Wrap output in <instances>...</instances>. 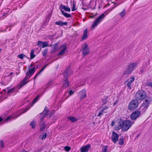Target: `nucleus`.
I'll return each mask as SVG.
<instances>
[{"label": "nucleus", "mask_w": 152, "mask_h": 152, "mask_svg": "<svg viewBox=\"0 0 152 152\" xmlns=\"http://www.w3.org/2000/svg\"><path fill=\"white\" fill-rule=\"evenodd\" d=\"M141 115V113L140 111L136 110L133 112L130 115V118L132 120H136Z\"/></svg>", "instance_id": "6e6552de"}, {"label": "nucleus", "mask_w": 152, "mask_h": 152, "mask_svg": "<svg viewBox=\"0 0 152 152\" xmlns=\"http://www.w3.org/2000/svg\"><path fill=\"white\" fill-rule=\"evenodd\" d=\"M67 118L72 122H75L77 120V119L73 116H69L67 117Z\"/></svg>", "instance_id": "aec40b11"}, {"label": "nucleus", "mask_w": 152, "mask_h": 152, "mask_svg": "<svg viewBox=\"0 0 152 152\" xmlns=\"http://www.w3.org/2000/svg\"><path fill=\"white\" fill-rule=\"evenodd\" d=\"M69 85V82L68 79L67 78H65L64 80V83L63 84V87L64 88H66Z\"/></svg>", "instance_id": "6ab92c4d"}, {"label": "nucleus", "mask_w": 152, "mask_h": 152, "mask_svg": "<svg viewBox=\"0 0 152 152\" xmlns=\"http://www.w3.org/2000/svg\"><path fill=\"white\" fill-rule=\"evenodd\" d=\"M107 148L106 147H105V148L104 149L103 151L102 152H107Z\"/></svg>", "instance_id": "79ce46f5"}, {"label": "nucleus", "mask_w": 152, "mask_h": 152, "mask_svg": "<svg viewBox=\"0 0 152 152\" xmlns=\"http://www.w3.org/2000/svg\"><path fill=\"white\" fill-rule=\"evenodd\" d=\"M47 134L46 133H43L42 135H41L39 137V138L43 140L45 139L46 137Z\"/></svg>", "instance_id": "393cba45"}, {"label": "nucleus", "mask_w": 152, "mask_h": 152, "mask_svg": "<svg viewBox=\"0 0 152 152\" xmlns=\"http://www.w3.org/2000/svg\"><path fill=\"white\" fill-rule=\"evenodd\" d=\"M30 124L32 128L33 129H34L36 127L37 123L35 121H33L30 123Z\"/></svg>", "instance_id": "b1692460"}, {"label": "nucleus", "mask_w": 152, "mask_h": 152, "mask_svg": "<svg viewBox=\"0 0 152 152\" xmlns=\"http://www.w3.org/2000/svg\"><path fill=\"white\" fill-rule=\"evenodd\" d=\"M39 97V96H38L37 97L34 99V100L33 102V104H34L37 101V99Z\"/></svg>", "instance_id": "ea45409f"}, {"label": "nucleus", "mask_w": 152, "mask_h": 152, "mask_svg": "<svg viewBox=\"0 0 152 152\" xmlns=\"http://www.w3.org/2000/svg\"><path fill=\"white\" fill-rule=\"evenodd\" d=\"M2 92H1V94H2Z\"/></svg>", "instance_id": "3c124183"}, {"label": "nucleus", "mask_w": 152, "mask_h": 152, "mask_svg": "<svg viewBox=\"0 0 152 152\" xmlns=\"http://www.w3.org/2000/svg\"><path fill=\"white\" fill-rule=\"evenodd\" d=\"M91 147V145L88 144L82 146L80 148V152H88Z\"/></svg>", "instance_id": "9b49d317"}, {"label": "nucleus", "mask_w": 152, "mask_h": 152, "mask_svg": "<svg viewBox=\"0 0 152 152\" xmlns=\"http://www.w3.org/2000/svg\"><path fill=\"white\" fill-rule=\"evenodd\" d=\"M79 94L81 99H85L86 96V92L84 90L81 91L79 93Z\"/></svg>", "instance_id": "dca6fc26"}, {"label": "nucleus", "mask_w": 152, "mask_h": 152, "mask_svg": "<svg viewBox=\"0 0 152 152\" xmlns=\"http://www.w3.org/2000/svg\"><path fill=\"white\" fill-rule=\"evenodd\" d=\"M124 139L123 138H121L119 139V143L120 145H123L124 144Z\"/></svg>", "instance_id": "473e14b6"}, {"label": "nucleus", "mask_w": 152, "mask_h": 152, "mask_svg": "<svg viewBox=\"0 0 152 152\" xmlns=\"http://www.w3.org/2000/svg\"><path fill=\"white\" fill-rule=\"evenodd\" d=\"M61 12L62 14L66 17H70V15L68 14L65 13L62 10H61Z\"/></svg>", "instance_id": "7c9ffc66"}, {"label": "nucleus", "mask_w": 152, "mask_h": 152, "mask_svg": "<svg viewBox=\"0 0 152 152\" xmlns=\"http://www.w3.org/2000/svg\"><path fill=\"white\" fill-rule=\"evenodd\" d=\"M81 50L83 55L86 56L90 53V49L88 44L86 42H84L82 45Z\"/></svg>", "instance_id": "7ed1b4c3"}, {"label": "nucleus", "mask_w": 152, "mask_h": 152, "mask_svg": "<svg viewBox=\"0 0 152 152\" xmlns=\"http://www.w3.org/2000/svg\"><path fill=\"white\" fill-rule=\"evenodd\" d=\"M73 93H74V92L72 91H71L69 92V94L70 95H71L73 94Z\"/></svg>", "instance_id": "37998d69"}, {"label": "nucleus", "mask_w": 152, "mask_h": 152, "mask_svg": "<svg viewBox=\"0 0 152 152\" xmlns=\"http://www.w3.org/2000/svg\"><path fill=\"white\" fill-rule=\"evenodd\" d=\"M47 65L45 66L40 71V72H39V73L37 75H36V76H35V77L34 78V79H35L37 77V75L38 74H39L42 71L43 69H44L46 67Z\"/></svg>", "instance_id": "58836bf2"}, {"label": "nucleus", "mask_w": 152, "mask_h": 152, "mask_svg": "<svg viewBox=\"0 0 152 152\" xmlns=\"http://www.w3.org/2000/svg\"><path fill=\"white\" fill-rule=\"evenodd\" d=\"M148 85L151 86V87H152V83H149L148 84Z\"/></svg>", "instance_id": "a18cd8bd"}, {"label": "nucleus", "mask_w": 152, "mask_h": 152, "mask_svg": "<svg viewBox=\"0 0 152 152\" xmlns=\"http://www.w3.org/2000/svg\"><path fill=\"white\" fill-rule=\"evenodd\" d=\"M88 36V35L87 34V29H86L84 31L81 40L83 41L86 39Z\"/></svg>", "instance_id": "f3484780"}, {"label": "nucleus", "mask_w": 152, "mask_h": 152, "mask_svg": "<svg viewBox=\"0 0 152 152\" xmlns=\"http://www.w3.org/2000/svg\"><path fill=\"white\" fill-rule=\"evenodd\" d=\"M2 118H0V122L2 121Z\"/></svg>", "instance_id": "09e8293b"}, {"label": "nucleus", "mask_w": 152, "mask_h": 152, "mask_svg": "<svg viewBox=\"0 0 152 152\" xmlns=\"http://www.w3.org/2000/svg\"><path fill=\"white\" fill-rule=\"evenodd\" d=\"M34 51L32 50L31 52L30 58L32 59L35 57V55L34 54Z\"/></svg>", "instance_id": "cd10ccee"}, {"label": "nucleus", "mask_w": 152, "mask_h": 152, "mask_svg": "<svg viewBox=\"0 0 152 152\" xmlns=\"http://www.w3.org/2000/svg\"><path fill=\"white\" fill-rule=\"evenodd\" d=\"M138 63L136 62H132L130 63L128 66L126 68L124 71L123 75H127L131 74L134 70Z\"/></svg>", "instance_id": "f03ea898"}, {"label": "nucleus", "mask_w": 152, "mask_h": 152, "mask_svg": "<svg viewBox=\"0 0 152 152\" xmlns=\"http://www.w3.org/2000/svg\"><path fill=\"white\" fill-rule=\"evenodd\" d=\"M3 91H4L5 92L6 91V90H4Z\"/></svg>", "instance_id": "8fccbe9b"}, {"label": "nucleus", "mask_w": 152, "mask_h": 152, "mask_svg": "<svg viewBox=\"0 0 152 152\" xmlns=\"http://www.w3.org/2000/svg\"><path fill=\"white\" fill-rule=\"evenodd\" d=\"M60 9H64L65 11L68 12H70V9L68 7H66L64 6L61 5L60 7Z\"/></svg>", "instance_id": "5701e85b"}, {"label": "nucleus", "mask_w": 152, "mask_h": 152, "mask_svg": "<svg viewBox=\"0 0 152 152\" xmlns=\"http://www.w3.org/2000/svg\"><path fill=\"white\" fill-rule=\"evenodd\" d=\"M131 85H129V84H127V86L128 87L127 91L128 92L130 91H131V90L132 89Z\"/></svg>", "instance_id": "f704fd0d"}, {"label": "nucleus", "mask_w": 152, "mask_h": 152, "mask_svg": "<svg viewBox=\"0 0 152 152\" xmlns=\"http://www.w3.org/2000/svg\"><path fill=\"white\" fill-rule=\"evenodd\" d=\"M125 14V10H124L120 13V15L121 17H123L124 16Z\"/></svg>", "instance_id": "2f4dec72"}, {"label": "nucleus", "mask_w": 152, "mask_h": 152, "mask_svg": "<svg viewBox=\"0 0 152 152\" xmlns=\"http://www.w3.org/2000/svg\"><path fill=\"white\" fill-rule=\"evenodd\" d=\"M28 77L27 76L22 81V82L19 85V88H20L22 87L23 86L26 84L28 82L27 81V80L28 79Z\"/></svg>", "instance_id": "a211bd4d"}, {"label": "nucleus", "mask_w": 152, "mask_h": 152, "mask_svg": "<svg viewBox=\"0 0 152 152\" xmlns=\"http://www.w3.org/2000/svg\"><path fill=\"white\" fill-rule=\"evenodd\" d=\"M118 135L115 132L113 131L112 132L111 139L115 143L117 141L118 138Z\"/></svg>", "instance_id": "f8f14e48"}, {"label": "nucleus", "mask_w": 152, "mask_h": 152, "mask_svg": "<svg viewBox=\"0 0 152 152\" xmlns=\"http://www.w3.org/2000/svg\"><path fill=\"white\" fill-rule=\"evenodd\" d=\"M151 101V98L149 97L146 98L141 105V107L143 110H146L148 107Z\"/></svg>", "instance_id": "0eeeda50"}, {"label": "nucleus", "mask_w": 152, "mask_h": 152, "mask_svg": "<svg viewBox=\"0 0 152 152\" xmlns=\"http://www.w3.org/2000/svg\"><path fill=\"white\" fill-rule=\"evenodd\" d=\"M71 148V147L68 146H66L64 147V150L66 152L69 151L70 150Z\"/></svg>", "instance_id": "c756f323"}, {"label": "nucleus", "mask_w": 152, "mask_h": 152, "mask_svg": "<svg viewBox=\"0 0 152 152\" xmlns=\"http://www.w3.org/2000/svg\"><path fill=\"white\" fill-rule=\"evenodd\" d=\"M76 9L75 8V4L74 3H73V7L72 9V11H74Z\"/></svg>", "instance_id": "a19ab883"}, {"label": "nucleus", "mask_w": 152, "mask_h": 152, "mask_svg": "<svg viewBox=\"0 0 152 152\" xmlns=\"http://www.w3.org/2000/svg\"><path fill=\"white\" fill-rule=\"evenodd\" d=\"M37 45L39 47H42L43 48L49 46V45L48 42H43L41 41H38Z\"/></svg>", "instance_id": "9d476101"}, {"label": "nucleus", "mask_w": 152, "mask_h": 152, "mask_svg": "<svg viewBox=\"0 0 152 152\" xmlns=\"http://www.w3.org/2000/svg\"><path fill=\"white\" fill-rule=\"evenodd\" d=\"M60 51L58 55L62 56L64 55L66 50V45L64 44L61 45L60 47Z\"/></svg>", "instance_id": "1a4fd4ad"}, {"label": "nucleus", "mask_w": 152, "mask_h": 152, "mask_svg": "<svg viewBox=\"0 0 152 152\" xmlns=\"http://www.w3.org/2000/svg\"><path fill=\"white\" fill-rule=\"evenodd\" d=\"M59 45V43L57 42L53 46V51H55L56 50L58 49V47Z\"/></svg>", "instance_id": "bb28decb"}, {"label": "nucleus", "mask_w": 152, "mask_h": 152, "mask_svg": "<svg viewBox=\"0 0 152 152\" xmlns=\"http://www.w3.org/2000/svg\"><path fill=\"white\" fill-rule=\"evenodd\" d=\"M135 80L134 76H132L128 80V83L127 84L131 85V83L133 82Z\"/></svg>", "instance_id": "4be33fe9"}, {"label": "nucleus", "mask_w": 152, "mask_h": 152, "mask_svg": "<svg viewBox=\"0 0 152 152\" xmlns=\"http://www.w3.org/2000/svg\"><path fill=\"white\" fill-rule=\"evenodd\" d=\"M94 16H91L90 17V18H94Z\"/></svg>", "instance_id": "de8ad7c7"}, {"label": "nucleus", "mask_w": 152, "mask_h": 152, "mask_svg": "<svg viewBox=\"0 0 152 152\" xmlns=\"http://www.w3.org/2000/svg\"><path fill=\"white\" fill-rule=\"evenodd\" d=\"M33 66V65L31 64L30 66V69L28 72L27 73V76L29 77V78L31 76V75L34 73L35 72V67H31Z\"/></svg>", "instance_id": "ddd939ff"}, {"label": "nucleus", "mask_w": 152, "mask_h": 152, "mask_svg": "<svg viewBox=\"0 0 152 152\" xmlns=\"http://www.w3.org/2000/svg\"><path fill=\"white\" fill-rule=\"evenodd\" d=\"M22 152H28V151H26V150H23Z\"/></svg>", "instance_id": "49530a36"}, {"label": "nucleus", "mask_w": 152, "mask_h": 152, "mask_svg": "<svg viewBox=\"0 0 152 152\" xmlns=\"http://www.w3.org/2000/svg\"><path fill=\"white\" fill-rule=\"evenodd\" d=\"M12 118L11 116H9L8 117L7 119H6V121H7L10 119H11Z\"/></svg>", "instance_id": "c03bdc74"}, {"label": "nucleus", "mask_w": 152, "mask_h": 152, "mask_svg": "<svg viewBox=\"0 0 152 152\" xmlns=\"http://www.w3.org/2000/svg\"><path fill=\"white\" fill-rule=\"evenodd\" d=\"M14 90V88H12L10 89H9L7 93L8 94H10V92H11L12 91H13Z\"/></svg>", "instance_id": "e433bc0d"}, {"label": "nucleus", "mask_w": 152, "mask_h": 152, "mask_svg": "<svg viewBox=\"0 0 152 152\" xmlns=\"http://www.w3.org/2000/svg\"><path fill=\"white\" fill-rule=\"evenodd\" d=\"M44 114H46L49 118H50L51 116L55 114V111H52L48 112V110H45L43 112Z\"/></svg>", "instance_id": "2eb2a0df"}, {"label": "nucleus", "mask_w": 152, "mask_h": 152, "mask_svg": "<svg viewBox=\"0 0 152 152\" xmlns=\"http://www.w3.org/2000/svg\"><path fill=\"white\" fill-rule=\"evenodd\" d=\"M108 111V107L106 106H104L102 107V109L100 111L98 116H99L103 113H107Z\"/></svg>", "instance_id": "4468645a"}, {"label": "nucleus", "mask_w": 152, "mask_h": 152, "mask_svg": "<svg viewBox=\"0 0 152 152\" xmlns=\"http://www.w3.org/2000/svg\"><path fill=\"white\" fill-rule=\"evenodd\" d=\"M105 17L104 14H102L100 15L94 22L91 28L94 29L96 27L102 20Z\"/></svg>", "instance_id": "423d86ee"}, {"label": "nucleus", "mask_w": 152, "mask_h": 152, "mask_svg": "<svg viewBox=\"0 0 152 152\" xmlns=\"http://www.w3.org/2000/svg\"><path fill=\"white\" fill-rule=\"evenodd\" d=\"M72 72L69 69L66 70L64 72L65 75H69L72 74Z\"/></svg>", "instance_id": "a878e982"}, {"label": "nucleus", "mask_w": 152, "mask_h": 152, "mask_svg": "<svg viewBox=\"0 0 152 152\" xmlns=\"http://www.w3.org/2000/svg\"><path fill=\"white\" fill-rule=\"evenodd\" d=\"M48 52V50L46 49L44 50L43 54L44 56H45Z\"/></svg>", "instance_id": "4c0bfd02"}, {"label": "nucleus", "mask_w": 152, "mask_h": 152, "mask_svg": "<svg viewBox=\"0 0 152 152\" xmlns=\"http://www.w3.org/2000/svg\"><path fill=\"white\" fill-rule=\"evenodd\" d=\"M45 123H42V124H41V127H40V130L41 131H43L45 128Z\"/></svg>", "instance_id": "c85d7f7f"}, {"label": "nucleus", "mask_w": 152, "mask_h": 152, "mask_svg": "<svg viewBox=\"0 0 152 152\" xmlns=\"http://www.w3.org/2000/svg\"><path fill=\"white\" fill-rule=\"evenodd\" d=\"M0 146L1 148H4V143L2 140L0 141Z\"/></svg>", "instance_id": "72a5a7b5"}, {"label": "nucleus", "mask_w": 152, "mask_h": 152, "mask_svg": "<svg viewBox=\"0 0 152 152\" xmlns=\"http://www.w3.org/2000/svg\"><path fill=\"white\" fill-rule=\"evenodd\" d=\"M25 56L23 54H21L18 55V57L20 58L23 59L24 57H25Z\"/></svg>", "instance_id": "c9c22d12"}, {"label": "nucleus", "mask_w": 152, "mask_h": 152, "mask_svg": "<svg viewBox=\"0 0 152 152\" xmlns=\"http://www.w3.org/2000/svg\"><path fill=\"white\" fill-rule=\"evenodd\" d=\"M111 125L112 126H115V129L116 130L121 129L122 132H126L132 126V122L129 120L120 119L119 121H113Z\"/></svg>", "instance_id": "f257e3e1"}, {"label": "nucleus", "mask_w": 152, "mask_h": 152, "mask_svg": "<svg viewBox=\"0 0 152 152\" xmlns=\"http://www.w3.org/2000/svg\"><path fill=\"white\" fill-rule=\"evenodd\" d=\"M55 24L56 25H59L60 26H63L64 25H67V23L66 22H64L61 21H58V22H56L55 23Z\"/></svg>", "instance_id": "412c9836"}, {"label": "nucleus", "mask_w": 152, "mask_h": 152, "mask_svg": "<svg viewBox=\"0 0 152 152\" xmlns=\"http://www.w3.org/2000/svg\"><path fill=\"white\" fill-rule=\"evenodd\" d=\"M138 104V102L137 100H133L129 103L128 106V109L132 111L137 107Z\"/></svg>", "instance_id": "20e7f679"}, {"label": "nucleus", "mask_w": 152, "mask_h": 152, "mask_svg": "<svg viewBox=\"0 0 152 152\" xmlns=\"http://www.w3.org/2000/svg\"><path fill=\"white\" fill-rule=\"evenodd\" d=\"M135 96L136 98L140 100L145 98L146 97V94L144 91L140 90L137 92Z\"/></svg>", "instance_id": "39448f33"}]
</instances>
